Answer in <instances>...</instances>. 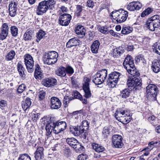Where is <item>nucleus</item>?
Returning a JSON list of instances; mask_svg holds the SVG:
<instances>
[{"mask_svg": "<svg viewBox=\"0 0 160 160\" xmlns=\"http://www.w3.org/2000/svg\"><path fill=\"white\" fill-rule=\"evenodd\" d=\"M123 65L129 74L132 76V78L128 79L127 84L131 90H136L141 88L142 80L136 77L138 76L139 73L134 70L135 68L134 61L130 55H128L126 57L123 62Z\"/></svg>", "mask_w": 160, "mask_h": 160, "instance_id": "nucleus-1", "label": "nucleus"}, {"mask_svg": "<svg viewBox=\"0 0 160 160\" xmlns=\"http://www.w3.org/2000/svg\"><path fill=\"white\" fill-rule=\"evenodd\" d=\"M56 2L54 0H44L39 3L36 12L39 15L45 13L48 9L54 7Z\"/></svg>", "mask_w": 160, "mask_h": 160, "instance_id": "nucleus-2", "label": "nucleus"}, {"mask_svg": "<svg viewBox=\"0 0 160 160\" xmlns=\"http://www.w3.org/2000/svg\"><path fill=\"white\" fill-rule=\"evenodd\" d=\"M115 117L118 120L124 124L128 123L131 120L129 112L124 108L117 110L115 113Z\"/></svg>", "mask_w": 160, "mask_h": 160, "instance_id": "nucleus-3", "label": "nucleus"}, {"mask_svg": "<svg viewBox=\"0 0 160 160\" xmlns=\"http://www.w3.org/2000/svg\"><path fill=\"white\" fill-rule=\"evenodd\" d=\"M146 27L150 30L154 31L156 28L160 27V17L156 15L151 17L146 21Z\"/></svg>", "mask_w": 160, "mask_h": 160, "instance_id": "nucleus-4", "label": "nucleus"}, {"mask_svg": "<svg viewBox=\"0 0 160 160\" xmlns=\"http://www.w3.org/2000/svg\"><path fill=\"white\" fill-rule=\"evenodd\" d=\"M111 13V16L113 19L115 20L118 23L124 22L126 20L128 16V12L123 9H121L118 11H113Z\"/></svg>", "mask_w": 160, "mask_h": 160, "instance_id": "nucleus-5", "label": "nucleus"}, {"mask_svg": "<svg viewBox=\"0 0 160 160\" xmlns=\"http://www.w3.org/2000/svg\"><path fill=\"white\" fill-rule=\"evenodd\" d=\"M147 97L150 101H154L156 99V96L158 93L157 86L154 84H150L146 87Z\"/></svg>", "mask_w": 160, "mask_h": 160, "instance_id": "nucleus-6", "label": "nucleus"}, {"mask_svg": "<svg viewBox=\"0 0 160 160\" xmlns=\"http://www.w3.org/2000/svg\"><path fill=\"white\" fill-rule=\"evenodd\" d=\"M107 71L106 69H102L98 71L92 77V81L96 85L102 83L107 76Z\"/></svg>", "mask_w": 160, "mask_h": 160, "instance_id": "nucleus-7", "label": "nucleus"}, {"mask_svg": "<svg viewBox=\"0 0 160 160\" xmlns=\"http://www.w3.org/2000/svg\"><path fill=\"white\" fill-rule=\"evenodd\" d=\"M89 128V123L87 120L83 121L81 125L74 126L71 128V131L75 136H80L84 131L88 129Z\"/></svg>", "mask_w": 160, "mask_h": 160, "instance_id": "nucleus-8", "label": "nucleus"}, {"mask_svg": "<svg viewBox=\"0 0 160 160\" xmlns=\"http://www.w3.org/2000/svg\"><path fill=\"white\" fill-rule=\"evenodd\" d=\"M58 53L54 51H50L45 53L43 57L44 63L48 65L55 63L57 61Z\"/></svg>", "mask_w": 160, "mask_h": 160, "instance_id": "nucleus-9", "label": "nucleus"}, {"mask_svg": "<svg viewBox=\"0 0 160 160\" xmlns=\"http://www.w3.org/2000/svg\"><path fill=\"white\" fill-rule=\"evenodd\" d=\"M121 74L118 72H113L109 74L107 83L112 88H114L120 79Z\"/></svg>", "mask_w": 160, "mask_h": 160, "instance_id": "nucleus-10", "label": "nucleus"}, {"mask_svg": "<svg viewBox=\"0 0 160 160\" xmlns=\"http://www.w3.org/2000/svg\"><path fill=\"white\" fill-rule=\"evenodd\" d=\"M25 64L28 72L32 73L34 71V61L32 57L29 54H26L24 56Z\"/></svg>", "mask_w": 160, "mask_h": 160, "instance_id": "nucleus-11", "label": "nucleus"}, {"mask_svg": "<svg viewBox=\"0 0 160 160\" xmlns=\"http://www.w3.org/2000/svg\"><path fill=\"white\" fill-rule=\"evenodd\" d=\"M122 138L121 135H114L112 138V146L117 148H121L123 145Z\"/></svg>", "mask_w": 160, "mask_h": 160, "instance_id": "nucleus-12", "label": "nucleus"}, {"mask_svg": "<svg viewBox=\"0 0 160 160\" xmlns=\"http://www.w3.org/2000/svg\"><path fill=\"white\" fill-rule=\"evenodd\" d=\"M66 142L68 145L74 149H77L79 150L80 149L82 150L84 148V147L81 146L77 140L74 138H68L66 139Z\"/></svg>", "mask_w": 160, "mask_h": 160, "instance_id": "nucleus-13", "label": "nucleus"}, {"mask_svg": "<svg viewBox=\"0 0 160 160\" xmlns=\"http://www.w3.org/2000/svg\"><path fill=\"white\" fill-rule=\"evenodd\" d=\"M71 18V15L69 14H64L60 15L59 17V24L63 26H68L70 22Z\"/></svg>", "mask_w": 160, "mask_h": 160, "instance_id": "nucleus-14", "label": "nucleus"}, {"mask_svg": "<svg viewBox=\"0 0 160 160\" xmlns=\"http://www.w3.org/2000/svg\"><path fill=\"white\" fill-rule=\"evenodd\" d=\"M55 125L54 127L55 133L58 134L65 130L67 127V124L65 121H57L55 122Z\"/></svg>", "mask_w": 160, "mask_h": 160, "instance_id": "nucleus-15", "label": "nucleus"}, {"mask_svg": "<svg viewBox=\"0 0 160 160\" xmlns=\"http://www.w3.org/2000/svg\"><path fill=\"white\" fill-rule=\"evenodd\" d=\"M57 82V81L56 79L49 77L43 79L42 83L43 85L46 87L53 88L56 85Z\"/></svg>", "mask_w": 160, "mask_h": 160, "instance_id": "nucleus-16", "label": "nucleus"}, {"mask_svg": "<svg viewBox=\"0 0 160 160\" xmlns=\"http://www.w3.org/2000/svg\"><path fill=\"white\" fill-rule=\"evenodd\" d=\"M51 108L52 109H58L62 104L60 100L57 98L52 97L50 99Z\"/></svg>", "mask_w": 160, "mask_h": 160, "instance_id": "nucleus-17", "label": "nucleus"}, {"mask_svg": "<svg viewBox=\"0 0 160 160\" xmlns=\"http://www.w3.org/2000/svg\"><path fill=\"white\" fill-rule=\"evenodd\" d=\"M142 7V4L138 2H132L129 3L128 5V9L130 11L138 10Z\"/></svg>", "mask_w": 160, "mask_h": 160, "instance_id": "nucleus-18", "label": "nucleus"}, {"mask_svg": "<svg viewBox=\"0 0 160 160\" xmlns=\"http://www.w3.org/2000/svg\"><path fill=\"white\" fill-rule=\"evenodd\" d=\"M86 29L83 26L81 25L78 26L75 29L76 33L81 38H83L86 33Z\"/></svg>", "mask_w": 160, "mask_h": 160, "instance_id": "nucleus-19", "label": "nucleus"}, {"mask_svg": "<svg viewBox=\"0 0 160 160\" xmlns=\"http://www.w3.org/2000/svg\"><path fill=\"white\" fill-rule=\"evenodd\" d=\"M17 4L15 2L14 3L10 2L9 5V14L12 17H14L16 14Z\"/></svg>", "mask_w": 160, "mask_h": 160, "instance_id": "nucleus-20", "label": "nucleus"}, {"mask_svg": "<svg viewBox=\"0 0 160 160\" xmlns=\"http://www.w3.org/2000/svg\"><path fill=\"white\" fill-rule=\"evenodd\" d=\"M80 40L77 38H74L70 39L66 44L67 48H71L72 47L76 46L79 45Z\"/></svg>", "mask_w": 160, "mask_h": 160, "instance_id": "nucleus-21", "label": "nucleus"}, {"mask_svg": "<svg viewBox=\"0 0 160 160\" xmlns=\"http://www.w3.org/2000/svg\"><path fill=\"white\" fill-rule=\"evenodd\" d=\"M152 68L153 72L156 73L160 71V58L153 61Z\"/></svg>", "mask_w": 160, "mask_h": 160, "instance_id": "nucleus-22", "label": "nucleus"}, {"mask_svg": "<svg viewBox=\"0 0 160 160\" xmlns=\"http://www.w3.org/2000/svg\"><path fill=\"white\" fill-rule=\"evenodd\" d=\"M55 73L56 74L61 77H65L66 76V68L62 66L60 67L56 70Z\"/></svg>", "mask_w": 160, "mask_h": 160, "instance_id": "nucleus-23", "label": "nucleus"}, {"mask_svg": "<svg viewBox=\"0 0 160 160\" xmlns=\"http://www.w3.org/2000/svg\"><path fill=\"white\" fill-rule=\"evenodd\" d=\"M55 122L52 121H50L49 122H48L46 124V129L47 132L48 133V134H50L52 130H53L54 133H55V131H54V127H55Z\"/></svg>", "mask_w": 160, "mask_h": 160, "instance_id": "nucleus-24", "label": "nucleus"}, {"mask_svg": "<svg viewBox=\"0 0 160 160\" xmlns=\"http://www.w3.org/2000/svg\"><path fill=\"white\" fill-rule=\"evenodd\" d=\"M124 52V49L122 47H119L118 48L113 49L112 54L113 57H117L120 56L121 54Z\"/></svg>", "mask_w": 160, "mask_h": 160, "instance_id": "nucleus-25", "label": "nucleus"}, {"mask_svg": "<svg viewBox=\"0 0 160 160\" xmlns=\"http://www.w3.org/2000/svg\"><path fill=\"white\" fill-rule=\"evenodd\" d=\"M100 42L98 40L95 41L91 46V49L93 53H97L98 52Z\"/></svg>", "mask_w": 160, "mask_h": 160, "instance_id": "nucleus-26", "label": "nucleus"}, {"mask_svg": "<svg viewBox=\"0 0 160 160\" xmlns=\"http://www.w3.org/2000/svg\"><path fill=\"white\" fill-rule=\"evenodd\" d=\"M92 147L93 149L96 152H102L105 150L104 148L101 145L96 143H93L92 144Z\"/></svg>", "mask_w": 160, "mask_h": 160, "instance_id": "nucleus-27", "label": "nucleus"}, {"mask_svg": "<svg viewBox=\"0 0 160 160\" xmlns=\"http://www.w3.org/2000/svg\"><path fill=\"white\" fill-rule=\"evenodd\" d=\"M43 148L42 147H39L35 153V157L36 160H38L41 158L43 155Z\"/></svg>", "mask_w": 160, "mask_h": 160, "instance_id": "nucleus-28", "label": "nucleus"}, {"mask_svg": "<svg viewBox=\"0 0 160 160\" xmlns=\"http://www.w3.org/2000/svg\"><path fill=\"white\" fill-rule=\"evenodd\" d=\"M31 104L30 99L27 98L25 100L23 101L22 104V107L23 109L25 111L30 107Z\"/></svg>", "mask_w": 160, "mask_h": 160, "instance_id": "nucleus-29", "label": "nucleus"}, {"mask_svg": "<svg viewBox=\"0 0 160 160\" xmlns=\"http://www.w3.org/2000/svg\"><path fill=\"white\" fill-rule=\"evenodd\" d=\"M132 30V27L128 25H124L122 27L121 33L123 34H128L131 33Z\"/></svg>", "mask_w": 160, "mask_h": 160, "instance_id": "nucleus-30", "label": "nucleus"}, {"mask_svg": "<svg viewBox=\"0 0 160 160\" xmlns=\"http://www.w3.org/2000/svg\"><path fill=\"white\" fill-rule=\"evenodd\" d=\"M131 90L128 88H125L121 91L120 95L123 98L128 97L130 93Z\"/></svg>", "mask_w": 160, "mask_h": 160, "instance_id": "nucleus-31", "label": "nucleus"}, {"mask_svg": "<svg viewBox=\"0 0 160 160\" xmlns=\"http://www.w3.org/2000/svg\"><path fill=\"white\" fill-rule=\"evenodd\" d=\"M45 33L44 31L42 30H39L36 33V37L37 38L36 41L37 42H39L42 38L45 37Z\"/></svg>", "mask_w": 160, "mask_h": 160, "instance_id": "nucleus-32", "label": "nucleus"}, {"mask_svg": "<svg viewBox=\"0 0 160 160\" xmlns=\"http://www.w3.org/2000/svg\"><path fill=\"white\" fill-rule=\"evenodd\" d=\"M17 68L20 75L22 77H24L25 68L20 63H18V64Z\"/></svg>", "mask_w": 160, "mask_h": 160, "instance_id": "nucleus-33", "label": "nucleus"}, {"mask_svg": "<svg viewBox=\"0 0 160 160\" xmlns=\"http://www.w3.org/2000/svg\"><path fill=\"white\" fill-rule=\"evenodd\" d=\"M15 54V52L14 50L11 51L6 55V59L7 61H10L12 60L14 58Z\"/></svg>", "mask_w": 160, "mask_h": 160, "instance_id": "nucleus-34", "label": "nucleus"}, {"mask_svg": "<svg viewBox=\"0 0 160 160\" xmlns=\"http://www.w3.org/2000/svg\"><path fill=\"white\" fill-rule=\"evenodd\" d=\"M32 32L31 30H27L24 35V39L25 41L31 40L32 38Z\"/></svg>", "mask_w": 160, "mask_h": 160, "instance_id": "nucleus-35", "label": "nucleus"}, {"mask_svg": "<svg viewBox=\"0 0 160 160\" xmlns=\"http://www.w3.org/2000/svg\"><path fill=\"white\" fill-rule=\"evenodd\" d=\"M83 89H87L89 88V83L91 79L87 77H85L83 79Z\"/></svg>", "mask_w": 160, "mask_h": 160, "instance_id": "nucleus-36", "label": "nucleus"}, {"mask_svg": "<svg viewBox=\"0 0 160 160\" xmlns=\"http://www.w3.org/2000/svg\"><path fill=\"white\" fill-rule=\"evenodd\" d=\"M135 60L136 62L137 63L141 62L144 64L146 62L144 56L142 54H140L137 56L135 58Z\"/></svg>", "mask_w": 160, "mask_h": 160, "instance_id": "nucleus-37", "label": "nucleus"}, {"mask_svg": "<svg viewBox=\"0 0 160 160\" xmlns=\"http://www.w3.org/2000/svg\"><path fill=\"white\" fill-rule=\"evenodd\" d=\"M153 51L160 55V43H156L152 46Z\"/></svg>", "mask_w": 160, "mask_h": 160, "instance_id": "nucleus-38", "label": "nucleus"}, {"mask_svg": "<svg viewBox=\"0 0 160 160\" xmlns=\"http://www.w3.org/2000/svg\"><path fill=\"white\" fill-rule=\"evenodd\" d=\"M148 120L154 126L158 125V119L154 116H152L148 118Z\"/></svg>", "mask_w": 160, "mask_h": 160, "instance_id": "nucleus-39", "label": "nucleus"}, {"mask_svg": "<svg viewBox=\"0 0 160 160\" xmlns=\"http://www.w3.org/2000/svg\"><path fill=\"white\" fill-rule=\"evenodd\" d=\"M18 28L16 26H13L10 28V31L12 36L16 37L18 34Z\"/></svg>", "mask_w": 160, "mask_h": 160, "instance_id": "nucleus-40", "label": "nucleus"}, {"mask_svg": "<svg viewBox=\"0 0 160 160\" xmlns=\"http://www.w3.org/2000/svg\"><path fill=\"white\" fill-rule=\"evenodd\" d=\"M83 10V7L80 5H76V9L75 14L77 17L79 16L81 14V12Z\"/></svg>", "mask_w": 160, "mask_h": 160, "instance_id": "nucleus-41", "label": "nucleus"}, {"mask_svg": "<svg viewBox=\"0 0 160 160\" xmlns=\"http://www.w3.org/2000/svg\"><path fill=\"white\" fill-rule=\"evenodd\" d=\"M18 160H31L30 157L27 154H20Z\"/></svg>", "mask_w": 160, "mask_h": 160, "instance_id": "nucleus-42", "label": "nucleus"}, {"mask_svg": "<svg viewBox=\"0 0 160 160\" xmlns=\"http://www.w3.org/2000/svg\"><path fill=\"white\" fill-rule=\"evenodd\" d=\"M152 11V9L149 8H148L144 10L141 13V17H144L146 15H148L150 14Z\"/></svg>", "mask_w": 160, "mask_h": 160, "instance_id": "nucleus-43", "label": "nucleus"}, {"mask_svg": "<svg viewBox=\"0 0 160 160\" xmlns=\"http://www.w3.org/2000/svg\"><path fill=\"white\" fill-rule=\"evenodd\" d=\"M8 32L1 29L0 33V39L3 40L6 38Z\"/></svg>", "mask_w": 160, "mask_h": 160, "instance_id": "nucleus-44", "label": "nucleus"}, {"mask_svg": "<svg viewBox=\"0 0 160 160\" xmlns=\"http://www.w3.org/2000/svg\"><path fill=\"white\" fill-rule=\"evenodd\" d=\"M10 26V25L9 23H4L2 25L1 27V29L8 32L9 26Z\"/></svg>", "mask_w": 160, "mask_h": 160, "instance_id": "nucleus-45", "label": "nucleus"}, {"mask_svg": "<svg viewBox=\"0 0 160 160\" xmlns=\"http://www.w3.org/2000/svg\"><path fill=\"white\" fill-rule=\"evenodd\" d=\"M66 68V74L67 73L69 76H71L74 73V69L71 67L68 66Z\"/></svg>", "mask_w": 160, "mask_h": 160, "instance_id": "nucleus-46", "label": "nucleus"}, {"mask_svg": "<svg viewBox=\"0 0 160 160\" xmlns=\"http://www.w3.org/2000/svg\"><path fill=\"white\" fill-rule=\"evenodd\" d=\"M83 90L84 91L85 93V94L84 95V96L85 97L87 98H88L91 97V93L90 91L89 88L84 89H83Z\"/></svg>", "mask_w": 160, "mask_h": 160, "instance_id": "nucleus-47", "label": "nucleus"}, {"mask_svg": "<svg viewBox=\"0 0 160 160\" xmlns=\"http://www.w3.org/2000/svg\"><path fill=\"white\" fill-rule=\"evenodd\" d=\"M108 27L107 26L100 27L99 28V31L104 34H107L108 33Z\"/></svg>", "mask_w": 160, "mask_h": 160, "instance_id": "nucleus-48", "label": "nucleus"}, {"mask_svg": "<svg viewBox=\"0 0 160 160\" xmlns=\"http://www.w3.org/2000/svg\"><path fill=\"white\" fill-rule=\"evenodd\" d=\"M42 72L41 71V70H35L34 72V76L35 78L37 79H41L42 76Z\"/></svg>", "mask_w": 160, "mask_h": 160, "instance_id": "nucleus-49", "label": "nucleus"}, {"mask_svg": "<svg viewBox=\"0 0 160 160\" xmlns=\"http://www.w3.org/2000/svg\"><path fill=\"white\" fill-rule=\"evenodd\" d=\"M102 133L103 136L104 138H106L108 136L109 134V131L107 127H105L104 128L102 132Z\"/></svg>", "mask_w": 160, "mask_h": 160, "instance_id": "nucleus-50", "label": "nucleus"}, {"mask_svg": "<svg viewBox=\"0 0 160 160\" xmlns=\"http://www.w3.org/2000/svg\"><path fill=\"white\" fill-rule=\"evenodd\" d=\"M69 98L68 96H65L63 100V103L64 108H66L68 106V104L69 102Z\"/></svg>", "mask_w": 160, "mask_h": 160, "instance_id": "nucleus-51", "label": "nucleus"}, {"mask_svg": "<svg viewBox=\"0 0 160 160\" xmlns=\"http://www.w3.org/2000/svg\"><path fill=\"white\" fill-rule=\"evenodd\" d=\"M26 88L24 84H21L19 86L17 89V91L19 93H21Z\"/></svg>", "mask_w": 160, "mask_h": 160, "instance_id": "nucleus-52", "label": "nucleus"}, {"mask_svg": "<svg viewBox=\"0 0 160 160\" xmlns=\"http://www.w3.org/2000/svg\"><path fill=\"white\" fill-rule=\"evenodd\" d=\"M73 96L75 98L82 100V96L78 92L76 91L74 92Z\"/></svg>", "mask_w": 160, "mask_h": 160, "instance_id": "nucleus-53", "label": "nucleus"}, {"mask_svg": "<svg viewBox=\"0 0 160 160\" xmlns=\"http://www.w3.org/2000/svg\"><path fill=\"white\" fill-rule=\"evenodd\" d=\"M88 156L86 154H82L79 155L78 157V160H86Z\"/></svg>", "mask_w": 160, "mask_h": 160, "instance_id": "nucleus-54", "label": "nucleus"}, {"mask_svg": "<svg viewBox=\"0 0 160 160\" xmlns=\"http://www.w3.org/2000/svg\"><path fill=\"white\" fill-rule=\"evenodd\" d=\"M95 3L92 0H88L87 1V5L89 8H93Z\"/></svg>", "mask_w": 160, "mask_h": 160, "instance_id": "nucleus-55", "label": "nucleus"}, {"mask_svg": "<svg viewBox=\"0 0 160 160\" xmlns=\"http://www.w3.org/2000/svg\"><path fill=\"white\" fill-rule=\"evenodd\" d=\"M148 145L150 146L151 145H152L154 146L158 147L160 145V141L154 142V141H152L148 143Z\"/></svg>", "mask_w": 160, "mask_h": 160, "instance_id": "nucleus-56", "label": "nucleus"}, {"mask_svg": "<svg viewBox=\"0 0 160 160\" xmlns=\"http://www.w3.org/2000/svg\"><path fill=\"white\" fill-rule=\"evenodd\" d=\"M45 92H40L39 98V99L42 100L43 99L45 98Z\"/></svg>", "mask_w": 160, "mask_h": 160, "instance_id": "nucleus-57", "label": "nucleus"}, {"mask_svg": "<svg viewBox=\"0 0 160 160\" xmlns=\"http://www.w3.org/2000/svg\"><path fill=\"white\" fill-rule=\"evenodd\" d=\"M109 32L111 35L115 37H118L119 36V35H118V33L115 32L112 30H110L109 31Z\"/></svg>", "mask_w": 160, "mask_h": 160, "instance_id": "nucleus-58", "label": "nucleus"}, {"mask_svg": "<svg viewBox=\"0 0 160 160\" xmlns=\"http://www.w3.org/2000/svg\"><path fill=\"white\" fill-rule=\"evenodd\" d=\"M7 105V102L4 100H2L0 101L1 107L3 108Z\"/></svg>", "mask_w": 160, "mask_h": 160, "instance_id": "nucleus-59", "label": "nucleus"}, {"mask_svg": "<svg viewBox=\"0 0 160 160\" xmlns=\"http://www.w3.org/2000/svg\"><path fill=\"white\" fill-rule=\"evenodd\" d=\"M85 131V132L84 131V132H83L81 135L79 136L80 137H82L84 139H86L87 138L88 135V132L86 130Z\"/></svg>", "mask_w": 160, "mask_h": 160, "instance_id": "nucleus-60", "label": "nucleus"}, {"mask_svg": "<svg viewBox=\"0 0 160 160\" xmlns=\"http://www.w3.org/2000/svg\"><path fill=\"white\" fill-rule=\"evenodd\" d=\"M88 34L89 36V38L90 39H92L95 36L94 33L93 32L90 31Z\"/></svg>", "mask_w": 160, "mask_h": 160, "instance_id": "nucleus-61", "label": "nucleus"}, {"mask_svg": "<svg viewBox=\"0 0 160 160\" xmlns=\"http://www.w3.org/2000/svg\"><path fill=\"white\" fill-rule=\"evenodd\" d=\"M133 49V46L132 45H128L126 47V49L128 51H132Z\"/></svg>", "mask_w": 160, "mask_h": 160, "instance_id": "nucleus-62", "label": "nucleus"}, {"mask_svg": "<svg viewBox=\"0 0 160 160\" xmlns=\"http://www.w3.org/2000/svg\"><path fill=\"white\" fill-rule=\"evenodd\" d=\"M38 118V116L37 114H34L32 117L33 121H36Z\"/></svg>", "mask_w": 160, "mask_h": 160, "instance_id": "nucleus-63", "label": "nucleus"}, {"mask_svg": "<svg viewBox=\"0 0 160 160\" xmlns=\"http://www.w3.org/2000/svg\"><path fill=\"white\" fill-rule=\"evenodd\" d=\"M153 148V147L152 146H149L143 149V151L146 150L148 151H151Z\"/></svg>", "mask_w": 160, "mask_h": 160, "instance_id": "nucleus-64", "label": "nucleus"}]
</instances>
